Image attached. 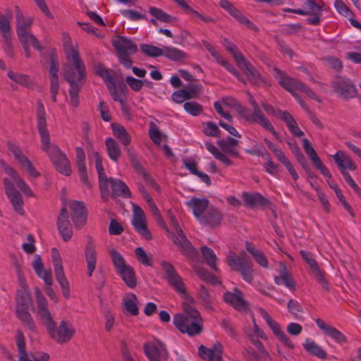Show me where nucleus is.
<instances>
[{
    "instance_id": "f257e3e1",
    "label": "nucleus",
    "mask_w": 361,
    "mask_h": 361,
    "mask_svg": "<svg viewBox=\"0 0 361 361\" xmlns=\"http://www.w3.org/2000/svg\"><path fill=\"white\" fill-rule=\"evenodd\" d=\"M37 130L42 142V149L47 152L57 171L68 176L71 173L70 161L66 154L56 146L50 142V135L47 127L46 113L42 102H37Z\"/></svg>"
},
{
    "instance_id": "6e6d98bb",
    "label": "nucleus",
    "mask_w": 361,
    "mask_h": 361,
    "mask_svg": "<svg viewBox=\"0 0 361 361\" xmlns=\"http://www.w3.org/2000/svg\"><path fill=\"white\" fill-rule=\"evenodd\" d=\"M222 44L225 47L226 49L233 55L237 64L240 63V61H244V59H245V56L239 51L238 47L234 43L227 38H224Z\"/></svg>"
},
{
    "instance_id": "a19ab883",
    "label": "nucleus",
    "mask_w": 361,
    "mask_h": 361,
    "mask_svg": "<svg viewBox=\"0 0 361 361\" xmlns=\"http://www.w3.org/2000/svg\"><path fill=\"white\" fill-rule=\"evenodd\" d=\"M163 51L164 56L175 62H181L188 57L185 52L173 47L164 46L163 47Z\"/></svg>"
},
{
    "instance_id": "a878e982",
    "label": "nucleus",
    "mask_w": 361,
    "mask_h": 361,
    "mask_svg": "<svg viewBox=\"0 0 361 361\" xmlns=\"http://www.w3.org/2000/svg\"><path fill=\"white\" fill-rule=\"evenodd\" d=\"M16 34L30 31L33 24L34 18L32 16H26L18 6H15Z\"/></svg>"
},
{
    "instance_id": "f704fd0d",
    "label": "nucleus",
    "mask_w": 361,
    "mask_h": 361,
    "mask_svg": "<svg viewBox=\"0 0 361 361\" xmlns=\"http://www.w3.org/2000/svg\"><path fill=\"white\" fill-rule=\"evenodd\" d=\"M237 111L240 116L247 123H257L261 126L267 121V118L265 115L257 114L255 111H251L247 107L242 106L240 104L237 108Z\"/></svg>"
},
{
    "instance_id": "864d4df0",
    "label": "nucleus",
    "mask_w": 361,
    "mask_h": 361,
    "mask_svg": "<svg viewBox=\"0 0 361 361\" xmlns=\"http://www.w3.org/2000/svg\"><path fill=\"white\" fill-rule=\"evenodd\" d=\"M202 255L206 261L207 264L216 272L219 271V269L216 266V259L217 257L214 252V250L207 247L202 246L201 247Z\"/></svg>"
},
{
    "instance_id": "ddd939ff",
    "label": "nucleus",
    "mask_w": 361,
    "mask_h": 361,
    "mask_svg": "<svg viewBox=\"0 0 361 361\" xmlns=\"http://www.w3.org/2000/svg\"><path fill=\"white\" fill-rule=\"evenodd\" d=\"M144 352L150 361H163L169 357L165 345L160 341L145 343Z\"/></svg>"
},
{
    "instance_id": "052dcab7",
    "label": "nucleus",
    "mask_w": 361,
    "mask_h": 361,
    "mask_svg": "<svg viewBox=\"0 0 361 361\" xmlns=\"http://www.w3.org/2000/svg\"><path fill=\"white\" fill-rule=\"evenodd\" d=\"M173 1L176 3H177L178 4V6H180L181 8L185 9V11L187 13L192 14L193 16L201 19L203 22L212 23L214 21V20L212 18H210L209 16H203L201 13H200L198 11L192 9L185 1H184V0H173Z\"/></svg>"
},
{
    "instance_id": "cd10ccee",
    "label": "nucleus",
    "mask_w": 361,
    "mask_h": 361,
    "mask_svg": "<svg viewBox=\"0 0 361 361\" xmlns=\"http://www.w3.org/2000/svg\"><path fill=\"white\" fill-rule=\"evenodd\" d=\"M317 326L328 336L332 338L338 343H344L347 342V338L340 331L327 324L322 319L317 318L315 320Z\"/></svg>"
},
{
    "instance_id": "9d476101",
    "label": "nucleus",
    "mask_w": 361,
    "mask_h": 361,
    "mask_svg": "<svg viewBox=\"0 0 361 361\" xmlns=\"http://www.w3.org/2000/svg\"><path fill=\"white\" fill-rule=\"evenodd\" d=\"M300 255L303 260L308 264L314 277L317 282L322 285V288L326 291H329V286L324 276L325 273L320 270L317 261L312 256V254L306 250H300Z\"/></svg>"
},
{
    "instance_id": "2eb2a0df",
    "label": "nucleus",
    "mask_w": 361,
    "mask_h": 361,
    "mask_svg": "<svg viewBox=\"0 0 361 361\" xmlns=\"http://www.w3.org/2000/svg\"><path fill=\"white\" fill-rule=\"evenodd\" d=\"M16 342L19 354L18 361H48L49 360V355L44 352L37 353V358H28V354L25 350V337L20 329H18L16 331Z\"/></svg>"
},
{
    "instance_id": "a18cd8bd",
    "label": "nucleus",
    "mask_w": 361,
    "mask_h": 361,
    "mask_svg": "<svg viewBox=\"0 0 361 361\" xmlns=\"http://www.w3.org/2000/svg\"><path fill=\"white\" fill-rule=\"evenodd\" d=\"M54 271L56 280L58 281V283H59V285L61 288L63 295L67 299L69 298H70L69 282L65 276L63 267L54 269Z\"/></svg>"
},
{
    "instance_id": "393cba45",
    "label": "nucleus",
    "mask_w": 361,
    "mask_h": 361,
    "mask_svg": "<svg viewBox=\"0 0 361 361\" xmlns=\"http://www.w3.org/2000/svg\"><path fill=\"white\" fill-rule=\"evenodd\" d=\"M35 294L38 313L40 316L42 323L43 325H45L53 319L47 307V300L46 298L42 294L41 290L39 288L35 289Z\"/></svg>"
},
{
    "instance_id": "774afa93",
    "label": "nucleus",
    "mask_w": 361,
    "mask_h": 361,
    "mask_svg": "<svg viewBox=\"0 0 361 361\" xmlns=\"http://www.w3.org/2000/svg\"><path fill=\"white\" fill-rule=\"evenodd\" d=\"M149 136L152 141L159 146L161 145L162 137H166L165 135L161 134L153 122H150L149 123Z\"/></svg>"
},
{
    "instance_id": "1a4fd4ad",
    "label": "nucleus",
    "mask_w": 361,
    "mask_h": 361,
    "mask_svg": "<svg viewBox=\"0 0 361 361\" xmlns=\"http://www.w3.org/2000/svg\"><path fill=\"white\" fill-rule=\"evenodd\" d=\"M5 192L9 199L13 209L20 215H23V200L21 194L18 191L13 183L7 178L3 179Z\"/></svg>"
},
{
    "instance_id": "bf43d9fd",
    "label": "nucleus",
    "mask_w": 361,
    "mask_h": 361,
    "mask_svg": "<svg viewBox=\"0 0 361 361\" xmlns=\"http://www.w3.org/2000/svg\"><path fill=\"white\" fill-rule=\"evenodd\" d=\"M11 13L8 12L6 15H2L0 13V32H1L2 37L11 35Z\"/></svg>"
},
{
    "instance_id": "5701e85b",
    "label": "nucleus",
    "mask_w": 361,
    "mask_h": 361,
    "mask_svg": "<svg viewBox=\"0 0 361 361\" xmlns=\"http://www.w3.org/2000/svg\"><path fill=\"white\" fill-rule=\"evenodd\" d=\"M108 185L111 189V197L114 199L117 197L128 199L132 196L128 185L120 179L108 178Z\"/></svg>"
},
{
    "instance_id": "bb28decb",
    "label": "nucleus",
    "mask_w": 361,
    "mask_h": 361,
    "mask_svg": "<svg viewBox=\"0 0 361 361\" xmlns=\"http://www.w3.org/2000/svg\"><path fill=\"white\" fill-rule=\"evenodd\" d=\"M87 243L85 247V256L87 262V267L88 271V276H92V273L96 268L97 263V252L95 250V245L94 244L93 238L88 235Z\"/></svg>"
},
{
    "instance_id": "de8ad7c7",
    "label": "nucleus",
    "mask_w": 361,
    "mask_h": 361,
    "mask_svg": "<svg viewBox=\"0 0 361 361\" xmlns=\"http://www.w3.org/2000/svg\"><path fill=\"white\" fill-rule=\"evenodd\" d=\"M123 304L126 311L133 316H137L139 314L137 296L133 293L127 294L123 298Z\"/></svg>"
},
{
    "instance_id": "a211bd4d",
    "label": "nucleus",
    "mask_w": 361,
    "mask_h": 361,
    "mask_svg": "<svg viewBox=\"0 0 361 361\" xmlns=\"http://www.w3.org/2000/svg\"><path fill=\"white\" fill-rule=\"evenodd\" d=\"M223 298L225 302L239 312H245L248 309V303L244 300L243 292L237 288L233 292H226Z\"/></svg>"
},
{
    "instance_id": "e2e57ef3",
    "label": "nucleus",
    "mask_w": 361,
    "mask_h": 361,
    "mask_svg": "<svg viewBox=\"0 0 361 361\" xmlns=\"http://www.w3.org/2000/svg\"><path fill=\"white\" fill-rule=\"evenodd\" d=\"M109 254L116 272L128 266V264L126 263L123 257L116 250L111 249L109 251Z\"/></svg>"
},
{
    "instance_id": "c756f323",
    "label": "nucleus",
    "mask_w": 361,
    "mask_h": 361,
    "mask_svg": "<svg viewBox=\"0 0 361 361\" xmlns=\"http://www.w3.org/2000/svg\"><path fill=\"white\" fill-rule=\"evenodd\" d=\"M242 196L245 204L250 208H255L256 207L264 208L271 205L270 201L259 192L250 194L247 192H244Z\"/></svg>"
},
{
    "instance_id": "13d9d810",
    "label": "nucleus",
    "mask_w": 361,
    "mask_h": 361,
    "mask_svg": "<svg viewBox=\"0 0 361 361\" xmlns=\"http://www.w3.org/2000/svg\"><path fill=\"white\" fill-rule=\"evenodd\" d=\"M7 75L11 80L22 86L31 87L33 85V82L30 80V77L27 75L14 73L12 71H9Z\"/></svg>"
},
{
    "instance_id": "f3484780",
    "label": "nucleus",
    "mask_w": 361,
    "mask_h": 361,
    "mask_svg": "<svg viewBox=\"0 0 361 361\" xmlns=\"http://www.w3.org/2000/svg\"><path fill=\"white\" fill-rule=\"evenodd\" d=\"M132 224L135 230L145 239L150 240L152 236L147 228L145 214L143 210L139 207L134 208V215L132 219Z\"/></svg>"
},
{
    "instance_id": "4be33fe9",
    "label": "nucleus",
    "mask_w": 361,
    "mask_h": 361,
    "mask_svg": "<svg viewBox=\"0 0 361 361\" xmlns=\"http://www.w3.org/2000/svg\"><path fill=\"white\" fill-rule=\"evenodd\" d=\"M223 214L221 212L214 207H210L205 211L199 221L204 226L216 228L221 224Z\"/></svg>"
},
{
    "instance_id": "b1692460",
    "label": "nucleus",
    "mask_w": 361,
    "mask_h": 361,
    "mask_svg": "<svg viewBox=\"0 0 361 361\" xmlns=\"http://www.w3.org/2000/svg\"><path fill=\"white\" fill-rule=\"evenodd\" d=\"M238 66L243 70L250 83L255 86H259L261 83H266V80L262 78L257 70L245 59L244 61H240Z\"/></svg>"
},
{
    "instance_id": "0e129e2a",
    "label": "nucleus",
    "mask_w": 361,
    "mask_h": 361,
    "mask_svg": "<svg viewBox=\"0 0 361 361\" xmlns=\"http://www.w3.org/2000/svg\"><path fill=\"white\" fill-rule=\"evenodd\" d=\"M140 49L141 51L146 56L154 58L163 56L164 54L163 48L161 49L157 47L147 44H142L140 45Z\"/></svg>"
},
{
    "instance_id": "412c9836",
    "label": "nucleus",
    "mask_w": 361,
    "mask_h": 361,
    "mask_svg": "<svg viewBox=\"0 0 361 361\" xmlns=\"http://www.w3.org/2000/svg\"><path fill=\"white\" fill-rule=\"evenodd\" d=\"M223 347L219 342H216L211 348L203 345L198 348L199 356L208 361H222Z\"/></svg>"
},
{
    "instance_id": "f8f14e48",
    "label": "nucleus",
    "mask_w": 361,
    "mask_h": 361,
    "mask_svg": "<svg viewBox=\"0 0 361 361\" xmlns=\"http://www.w3.org/2000/svg\"><path fill=\"white\" fill-rule=\"evenodd\" d=\"M95 166L99 176V184L101 196L104 202H107L111 193L109 190L108 177L106 176L102 165V158L99 152H94Z\"/></svg>"
},
{
    "instance_id": "603ef678",
    "label": "nucleus",
    "mask_w": 361,
    "mask_h": 361,
    "mask_svg": "<svg viewBox=\"0 0 361 361\" xmlns=\"http://www.w3.org/2000/svg\"><path fill=\"white\" fill-rule=\"evenodd\" d=\"M282 121L286 123L290 132L294 136L300 137L304 135V133L299 128L297 122L288 111H285L283 114Z\"/></svg>"
},
{
    "instance_id": "0eeeda50",
    "label": "nucleus",
    "mask_w": 361,
    "mask_h": 361,
    "mask_svg": "<svg viewBox=\"0 0 361 361\" xmlns=\"http://www.w3.org/2000/svg\"><path fill=\"white\" fill-rule=\"evenodd\" d=\"M331 85L333 91L342 99L349 100L357 95L356 85L347 77L336 75L332 79Z\"/></svg>"
},
{
    "instance_id": "72a5a7b5",
    "label": "nucleus",
    "mask_w": 361,
    "mask_h": 361,
    "mask_svg": "<svg viewBox=\"0 0 361 361\" xmlns=\"http://www.w3.org/2000/svg\"><path fill=\"white\" fill-rule=\"evenodd\" d=\"M334 160L336 164L339 171L349 169L355 171L357 166L353 160L343 151H338L333 156Z\"/></svg>"
},
{
    "instance_id": "79ce46f5",
    "label": "nucleus",
    "mask_w": 361,
    "mask_h": 361,
    "mask_svg": "<svg viewBox=\"0 0 361 361\" xmlns=\"http://www.w3.org/2000/svg\"><path fill=\"white\" fill-rule=\"evenodd\" d=\"M15 313L17 317L30 331H35L36 325L32 315L28 312V308H18L15 310Z\"/></svg>"
},
{
    "instance_id": "3c124183",
    "label": "nucleus",
    "mask_w": 361,
    "mask_h": 361,
    "mask_svg": "<svg viewBox=\"0 0 361 361\" xmlns=\"http://www.w3.org/2000/svg\"><path fill=\"white\" fill-rule=\"evenodd\" d=\"M17 37L20 44L32 45L33 48L37 51H42L43 49V47L41 46L39 40L30 30L17 35Z\"/></svg>"
},
{
    "instance_id": "c9c22d12",
    "label": "nucleus",
    "mask_w": 361,
    "mask_h": 361,
    "mask_svg": "<svg viewBox=\"0 0 361 361\" xmlns=\"http://www.w3.org/2000/svg\"><path fill=\"white\" fill-rule=\"evenodd\" d=\"M279 276L274 277V281L277 285H285L290 290H295V283L291 275L288 272L286 266L281 263L279 270Z\"/></svg>"
},
{
    "instance_id": "ea45409f",
    "label": "nucleus",
    "mask_w": 361,
    "mask_h": 361,
    "mask_svg": "<svg viewBox=\"0 0 361 361\" xmlns=\"http://www.w3.org/2000/svg\"><path fill=\"white\" fill-rule=\"evenodd\" d=\"M113 135L121 142V144L128 147L130 142L131 137L128 133L126 129L121 124L114 123L111 124Z\"/></svg>"
},
{
    "instance_id": "473e14b6",
    "label": "nucleus",
    "mask_w": 361,
    "mask_h": 361,
    "mask_svg": "<svg viewBox=\"0 0 361 361\" xmlns=\"http://www.w3.org/2000/svg\"><path fill=\"white\" fill-rule=\"evenodd\" d=\"M177 235L173 238V243L177 245L183 255L192 256L195 254V250L192 243L188 240L186 235L181 231V233H176Z\"/></svg>"
},
{
    "instance_id": "4d7b16f0",
    "label": "nucleus",
    "mask_w": 361,
    "mask_h": 361,
    "mask_svg": "<svg viewBox=\"0 0 361 361\" xmlns=\"http://www.w3.org/2000/svg\"><path fill=\"white\" fill-rule=\"evenodd\" d=\"M149 13L158 20L163 23H173L178 20L176 17L172 16L157 7H149Z\"/></svg>"
},
{
    "instance_id": "5fc2aeb1",
    "label": "nucleus",
    "mask_w": 361,
    "mask_h": 361,
    "mask_svg": "<svg viewBox=\"0 0 361 361\" xmlns=\"http://www.w3.org/2000/svg\"><path fill=\"white\" fill-rule=\"evenodd\" d=\"M206 148L207 150L219 161H221L227 166H232L233 162L230 160L226 155L220 152L216 147L212 145L211 142H206L205 143Z\"/></svg>"
},
{
    "instance_id": "423d86ee",
    "label": "nucleus",
    "mask_w": 361,
    "mask_h": 361,
    "mask_svg": "<svg viewBox=\"0 0 361 361\" xmlns=\"http://www.w3.org/2000/svg\"><path fill=\"white\" fill-rule=\"evenodd\" d=\"M44 326L46 327L50 338L60 344H64L70 341L75 332L73 325L66 321L61 322L57 329L53 319Z\"/></svg>"
},
{
    "instance_id": "c85d7f7f",
    "label": "nucleus",
    "mask_w": 361,
    "mask_h": 361,
    "mask_svg": "<svg viewBox=\"0 0 361 361\" xmlns=\"http://www.w3.org/2000/svg\"><path fill=\"white\" fill-rule=\"evenodd\" d=\"M1 165L4 167V171L15 181L19 189L27 197H33L34 193L29 185L23 180L18 173L12 167L8 166L5 162H1Z\"/></svg>"
},
{
    "instance_id": "338daca9",
    "label": "nucleus",
    "mask_w": 361,
    "mask_h": 361,
    "mask_svg": "<svg viewBox=\"0 0 361 361\" xmlns=\"http://www.w3.org/2000/svg\"><path fill=\"white\" fill-rule=\"evenodd\" d=\"M287 307L288 312L293 315L295 319L298 320L303 319L302 317L298 314L303 311V308L298 301L293 299L289 300L287 303Z\"/></svg>"
},
{
    "instance_id": "aec40b11",
    "label": "nucleus",
    "mask_w": 361,
    "mask_h": 361,
    "mask_svg": "<svg viewBox=\"0 0 361 361\" xmlns=\"http://www.w3.org/2000/svg\"><path fill=\"white\" fill-rule=\"evenodd\" d=\"M68 219L69 215L66 208H62L57 219V227L65 242L70 240L73 236V231Z\"/></svg>"
},
{
    "instance_id": "680f3d73",
    "label": "nucleus",
    "mask_w": 361,
    "mask_h": 361,
    "mask_svg": "<svg viewBox=\"0 0 361 361\" xmlns=\"http://www.w3.org/2000/svg\"><path fill=\"white\" fill-rule=\"evenodd\" d=\"M198 298L201 300L202 305L209 310H212V298L204 286L201 285L198 293Z\"/></svg>"
},
{
    "instance_id": "58836bf2",
    "label": "nucleus",
    "mask_w": 361,
    "mask_h": 361,
    "mask_svg": "<svg viewBox=\"0 0 361 361\" xmlns=\"http://www.w3.org/2000/svg\"><path fill=\"white\" fill-rule=\"evenodd\" d=\"M15 301V310L28 308L32 301V296L29 289H25V288L23 289H18L16 293Z\"/></svg>"
},
{
    "instance_id": "6e6552de",
    "label": "nucleus",
    "mask_w": 361,
    "mask_h": 361,
    "mask_svg": "<svg viewBox=\"0 0 361 361\" xmlns=\"http://www.w3.org/2000/svg\"><path fill=\"white\" fill-rule=\"evenodd\" d=\"M161 267L165 274V279L167 280L169 284L173 287L177 293L183 294V297L188 295L182 279L176 271L173 264L169 262L164 261L161 263Z\"/></svg>"
},
{
    "instance_id": "4c0bfd02",
    "label": "nucleus",
    "mask_w": 361,
    "mask_h": 361,
    "mask_svg": "<svg viewBox=\"0 0 361 361\" xmlns=\"http://www.w3.org/2000/svg\"><path fill=\"white\" fill-rule=\"evenodd\" d=\"M239 141L231 137H228L226 139H221L217 141L218 146L221 148L223 153L230 154L233 157H239V152L236 149L238 145Z\"/></svg>"
},
{
    "instance_id": "2f4dec72",
    "label": "nucleus",
    "mask_w": 361,
    "mask_h": 361,
    "mask_svg": "<svg viewBox=\"0 0 361 361\" xmlns=\"http://www.w3.org/2000/svg\"><path fill=\"white\" fill-rule=\"evenodd\" d=\"M274 71L279 75V85L290 93L293 94L295 90H299L300 84L302 82L286 75L282 71L278 68H274Z\"/></svg>"
},
{
    "instance_id": "f03ea898",
    "label": "nucleus",
    "mask_w": 361,
    "mask_h": 361,
    "mask_svg": "<svg viewBox=\"0 0 361 361\" xmlns=\"http://www.w3.org/2000/svg\"><path fill=\"white\" fill-rule=\"evenodd\" d=\"M184 298L186 300L183 302L184 312L174 315L173 324L182 334L189 336L199 335L203 331V319L200 312L193 306L195 300L189 295Z\"/></svg>"
},
{
    "instance_id": "7c9ffc66",
    "label": "nucleus",
    "mask_w": 361,
    "mask_h": 361,
    "mask_svg": "<svg viewBox=\"0 0 361 361\" xmlns=\"http://www.w3.org/2000/svg\"><path fill=\"white\" fill-rule=\"evenodd\" d=\"M76 152V164L78 170V174L80 180L89 188H91V184L88 180L87 169L85 166V154L82 147H77L75 148Z\"/></svg>"
},
{
    "instance_id": "69168bd1",
    "label": "nucleus",
    "mask_w": 361,
    "mask_h": 361,
    "mask_svg": "<svg viewBox=\"0 0 361 361\" xmlns=\"http://www.w3.org/2000/svg\"><path fill=\"white\" fill-rule=\"evenodd\" d=\"M95 68L97 75H99L106 84L115 85L114 78L102 63H98Z\"/></svg>"
},
{
    "instance_id": "37998d69",
    "label": "nucleus",
    "mask_w": 361,
    "mask_h": 361,
    "mask_svg": "<svg viewBox=\"0 0 361 361\" xmlns=\"http://www.w3.org/2000/svg\"><path fill=\"white\" fill-rule=\"evenodd\" d=\"M116 273L121 277L123 281L130 288H134L136 286L137 279L132 267L128 265L118 270Z\"/></svg>"
},
{
    "instance_id": "6ab92c4d",
    "label": "nucleus",
    "mask_w": 361,
    "mask_h": 361,
    "mask_svg": "<svg viewBox=\"0 0 361 361\" xmlns=\"http://www.w3.org/2000/svg\"><path fill=\"white\" fill-rule=\"evenodd\" d=\"M324 3L321 1L317 4L315 0H307L304 3L305 9L284 8L283 11L292 13H296L302 16L321 15L322 11L324 9Z\"/></svg>"
},
{
    "instance_id": "e433bc0d",
    "label": "nucleus",
    "mask_w": 361,
    "mask_h": 361,
    "mask_svg": "<svg viewBox=\"0 0 361 361\" xmlns=\"http://www.w3.org/2000/svg\"><path fill=\"white\" fill-rule=\"evenodd\" d=\"M186 205L192 209L193 214L199 221L208 209L209 200L207 199L192 197L186 202Z\"/></svg>"
},
{
    "instance_id": "4468645a",
    "label": "nucleus",
    "mask_w": 361,
    "mask_h": 361,
    "mask_svg": "<svg viewBox=\"0 0 361 361\" xmlns=\"http://www.w3.org/2000/svg\"><path fill=\"white\" fill-rule=\"evenodd\" d=\"M8 149L12 152L15 159L18 161L20 166L25 169L27 173L33 178L40 176V173L36 170L32 162L23 154L21 149L17 145L8 142L7 143Z\"/></svg>"
},
{
    "instance_id": "c03bdc74",
    "label": "nucleus",
    "mask_w": 361,
    "mask_h": 361,
    "mask_svg": "<svg viewBox=\"0 0 361 361\" xmlns=\"http://www.w3.org/2000/svg\"><path fill=\"white\" fill-rule=\"evenodd\" d=\"M245 248L258 264L264 268L268 267V261L265 255L261 250L257 249L252 243L247 241Z\"/></svg>"
},
{
    "instance_id": "7ed1b4c3",
    "label": "nucleus",
    "mask_w": 361,
    "mask_h": 361,
    "mask_svg": "<svg viewBox=\"0 0 361 361\" xmlns=\"http://www.w3.org/2000/svg\"><path fill=\"white\" fill-rule=\"evenodd\" d=\"M64 50L68 61L63 68L64 79L70 85H83L86 80V69L78 51L70 42H65Z\"/></svg>"
},
{
    "instance_id": "dca6fc26",
    "label": "nucleus",
    "mask_w": 361,
    "mask_h": 361,
    "mask_svg": "<svg viewBox=\"0 0 361 361\" xmlns=\"http://www.w3.org/2000/svg\"><path fill=\"white\" fill-rule=\"evenodd\" d=\"M71 219L77 229H80L86 223L87 219V209L84 202L73 201L70 202Z\"/></svg>"
},
{
    "instance_id": "20e7f679",
    "label": "nucleus",
    "mask_w": 361,
    "mask_h": 361,
    "mask_svg": "<svg viewBox=\"0 0 361 361\" xmlns=\"http://www.w3.org/2000/svg\"><path fill=\"white\" fill-rule=\"evenodd\" d=\"M113 47L117 51L118 61L126 68H131L133 73L140 78H144L147 73L146 70L133 66V61L130 55L137 53V47L131 39L123 36H118L112 42Z\"/></svg>"
},
{
    "instance_id": "39448f33",
    "label": "nucleus",
    "mask_w": 361,
    "mask_h": 361,
    "mask_svg": "<svg viewBox=\"0 0 361 361\" xmlns=\"http://www.w3.org/2000/svg\"><path fill=\"white\" fill-rule=\"evenodd\" d=\"M226 262L231 270L239 272L244 281L250 284L252 283L254 280L253 264L247 258L245 252L239 255L235 252H230L227 255Z\"/></svg>"
},
{
    "instance_id": "09e8293b",
    "label": "nucleus",
    "mask_w": 361,
    "mask_h": 361,
    "mask_svg": "<svg viewBox=\"0 0 361 361\" xmlns=\"http://www.w3.org/2000/svg\"><path fill=\"white\" fill-rule=\"evenodd\" d=\"M126 150L127 152V154L128 155L129 159L132 164L133 167L134 169L138 173L143 176L144 178L150 182L152 184L156 185V183L154 180L150 178V176L145 171L143 167L138 161L137 157L135 154L130 149V148H126Z\"/></svg>"
},
{
    "instance_id": "8fccbe9b",
    "label": "nucleus",
    "mask_w": 361,
    "mask_h": 361,
    "mask_svg": "<svg viewBox=\"0 0 361 361\" xmlns=\"http://www.w3.org/2000/svg\"><path fill=\"white\" fill-rule=\"evenodd\" d=\"M303 348L312 355L316 356L320 359H325L326 357V353L314 341L306 339L305 342L303 343Z\"/></svg>"
},
{
    "instance_id": "49530a36",
    "label": "nucleus",
    "mask_w": 361,
    "mask_h": 361,
    "mask_svg": "<svg viewBox=\"0 0 361 361\" xmlns=\"http://www.w3.org/2000/svg\"><path fill=\"white\" fill-rule=\"evenodd\" d=\"M107 154L109 158L115 162H117L121 154L119 144L111 137H108L105 140Z\"/></svg>"
},
{
    "instance_id": "9b49d317",
    "label": "nucleus",
    "mask_w": 361,
    "mask_h": 361,
    "mask_svg": "<svg viewBox=\"0 0 361 361\" xmlns=\"http://www.w3.org/2000/svg\"><path fill=\"white\" fill-rule=\"evenodd\" d=\"M221 8L226 11L232 17H233L239 23L245 25L248 29L258 32V27L245 16L241 11L238 9L231 2L228 0H221L219 1Z\"/></svg>"
}]
</instances>
